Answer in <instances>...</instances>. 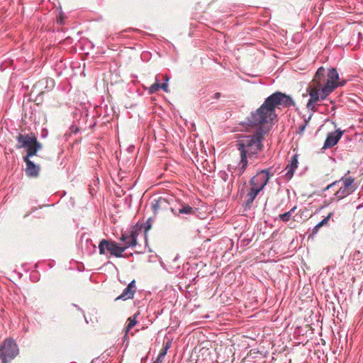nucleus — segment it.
I'll return each instance as SVG.
<instances>
[{
    "label": "nucleus",
    "instance_id": "obj_12",
    "mask_svg": "<svg viewBox=\"0 0 363 363\" xmlns=\"http://www.w3.org/2000/svg\"><path fill=\"white\" fill-rule=\"evenodd\" d=\"M30 157H28L26 155L23 157V161L26 162V174L28 177H37L39 174L40 167L35 164H34L31 160H30Z\"/></svg>",
    "mask_w": 363,
    "mask_h": 363
},
{
    "label": "nucleus",
    "instance_id": "obj_24",
    "mask_svg": "<svg viewBox=\"0 0 363 363\" xmlns=\"http://www.w3.org/2000/svg\"><path fill=\"white\" fill-rule=\"evenodd\" d=\"M164 357L161 356V354H159L155 361L153 362V363H163Z\"/></svg>",
    "mask_w": 363,
    "mask_h": 363
},
{
    "label": "nucleus",
    "instance_id": "obj_16",
    "mask_svg": "<svg viewBox=\"0 0 363 363\" xmlns=\"http://www.w3.org/2000/svg\"><path fill=\"white\" fill-rule=\"evenodd\" d=\"M261 191H262V189H259V187L255 186H251L250 191L247 194V199L246 201V204L247 206L251 205L253 203V201H254L255 199L256 198V196H257V194Z\"/></svg>",
    "mask_w": 363,
    "mask_h": 363
},
{
    "label": "nucleus",
    "instance_id": "obj_23",
    "mask_svg": "<svg viewBox=\"0 0 363 363\" xmlns=\"http://www.w3.org/2000/svg\"><path fill=\"white\" fill-rule=\"evenodd\" d=\"M160 89H162L164 91H165V92L169 91L168 85L167 83L160 84Z\"/></svg>",
    "mask_w": 363,
    "mask_h": 363
},
{
    "label": "nucleus",
    "instance_id": "obj_13",
    "mask_svg": "<svg viewBox=\"0 0 363 363\" xmlns=\"http://www.w3.org/2000/svg\"><path fill=\"white\" fill-rule=\"evenodd\" d=\"M136 286L135 281L133 280L128 286L123 290V293L118 296L115 300L122 299L123 301L133 298L135 293Z\"/></svg>",
    "mask_w": 363,
    "mask_h": 363
},
{
    "label": "nucleus",
    "instance_id": "obj_6",
    "mask_svg": "<svg viewBox=\"0 0 363 363\" xmlns=\"http://www.w3.org/2000/svg\"><path fill=\"white\" fill-rule=\"evenodd\" d=\"M341 184L338 190L335 193V196L337 199L341 200L348 195L353 193L357 188L354 183V179L351 177L344 176L339 181H335L329 184L325 190L330 189L332 186L337 184Z\"/></svg>",
    "mask_w": 363,
    "mask_h": 363
},
{
    "label": "nucleus",
    "instance_id": "obj_14",
    "mask_svg": "<svg viewBox=\"0 0 363 363\" xmlns=\"http://www.w3.org/2000/svg\"><path fill=\"white\" fill-rule=\"evenodd\" d=\"M138 233L136 230L131 231L129 235L122 234L121 240L125 242V246L123 247H125V250L128 247H133L137 245V236Z\"/></svg>",
    "mask_w": 363,
    "mask_h": 363
},
{
    "label": "nucleus",
    "instance_id": "obj_4",
    "mask_svg": "<svg viewBox=\"0 0 363 363\" xmlns=\"http://www.w3.org/2000/svg\"><path fill=\"white\" fill-rule=\"evenodd\" d=\"M152 208L155 214L159 215L164 220L166 219V214L169 212L172 213L175 216H179L180 214L193 215L195 213V210L188 204L182 203L179 208H174L170 206L166 199L162 197L154 200Z\"/></svg>",
    "mask_w": 363,
    "mask_h": 363
},
{
    "label": "nucleus",
    "instance_id": "obj_21",
    "mask_svg": "<svg viewBox=\"0 0 363 363\" xmlns=\"http://www.w3.org/2000/svg\"><path fill=\"white\" fill-rule=\"evenodd\" d=\"M333 213L330 212L326 217H325L320 222L318 223L319 226L323 227V225H328V221L330 219V218L333 216Z\"/></svg>",
    "mask_w": 363,
    "mask_h": 363
},
{
    "label": "nucleus",
    "instance_id": "obj_8",
    "mask_svg": "<svg viewBox=\"0 0 363 363\" xmlns=\"http://www.w3.org/2000/svg\"><path fill=\"white\" fill-rule=\"evenodd\" d=\"M99 250L101 255H104L106 250L111 255L116 257H121L123 256V252L125 250V247L119 246L117 242L113 240L104 239L99 245Z\"/></svg>",
    "mask_w": 363,
    "mask_h": 363
},
{
    "label": "nucleus",
    "instance_id": "obj_10",
    "mask_svg": "<svg viewBox=\"0 0 363 363\" xmlns=\"http://www.w3.org/2000/svg\"><path fill=\"white\" fill-rule=\"evenodd\" d=\"M195 352L196 353V363H211L213 360L212 351L207 346L195 348Z\"/></svg>",
    "mask_w": 363,
    "mask_h": 363
},
{
    "label": "nucleus",
    "instance_id": "obj_29",
    "mask_svg": "<svg viewBox=\"0 0 363 363\" xmlns=\"http://www.w3.org/2000/svg\"><path fill=\"white\" fill-rule=\"evenodd\" d=\"M164 78L165 79L166 81L168 80V78H167V75L164 76Z\"/></svg>",
    "mask_w": 363,
    "mask_h": 363
},
{
    "label": "nucleus",
    "instance_id": "obj_2",
    "mask_svg": "<svg viewBox=\"0 0 363 363\" xmlns=\"http://www.w3.org/2000/svg\"><path fill=\"white\" fill-rule=\"evenodd\" d=\"M295 106L291 96L277 91L268 96L264 104L252 113L249 122L254 125H262L272 122L277 116L275 108Z\"/></svg>",
    "mask_w": 363,
    "mask_h": 363
},
{
    "label": "nucleus",
    "instance_id": "obj_25",
    "mask_svg": "<svg viewBox=\"0 0 363 363\" xmlns=\"http://www.w3.org/2000/svg\"><path fill=\"white\" fill-rule=\"evenodd\" d=\"M171 345H172V342L170 341H167V342H165L163 345V347L168 350L170 347H171Z\"/></svg>",
    "mask_w": 363,
    "mask_h": 363
},
{
    "label": "nucleus",
    "instance_id": "obj_28",
    "mask_svg": "<svg viewBox=\"0 0 363 363\" xmlns=\"http://www.w3.org/2000/svg\"><path fill=\"white\" fill-rule=\"evenodd\" d=\"M220 97V93H219V92H216V93H215V94H213V97H212V98H213V99H219Z\"/></svg>",
    "mask_w": 363,
    "mask_h": 363
},
{
    "label": "nucleus",
    "instance_id": "obj_7",
    "mask_svg": "<svg viewBox=\"0 0 363 363\" xmlns=\"http://www.w3.org/2000/svg\"><path fill=\"white\" fill-rule=\"evenodd\" d=\"M18 347L14 340L6 338L0 346L1 363H9L18 354Z\"/></svg>",
    "mask_w": 363,
    "mask_h": 363
},
{
    "label": "nucleus",
    "instance_id": "obj_17",
    "mask_svg": "<svg viewBox=\"0 0 363 363\" xmlns=\"http://www.w3.org/2000/svg\"><path fill=\"white\" fill-rule=\"evenodd\" d=\"M89 237H90V235L89 233H84L82 235L81 239H80L82 247V248L84 247L87 250H89L90 246H91V242L89 241L90 240Z\"/></svg>",
    "mask_w": 363,
    "mask_h": 363
},
{
    "label": "nucleus",
    "instance_id": "obj_19",
    "mask_svg": "<svg viewBox=\"0 0 363 363\" xmlns=\"http://www.w3.org/2000/svg\"><path fill=\"white\" fill-rule=\"evenodd\" d=\"M296 209V206H294V208H292L288 212H286V213H282V214H279V218L283 222H287V221L289 220V219H290V218L291 216V214L295 211Z\"/></svg>",
    "mask_w": 363,
    "mask_h": 363
},
{
    "label": "nucleus",
    "instance_id": "obj_27",
    "mask_svg": "<svg viewBox=\"0 0 363 363\" xmlns=\"http://www.w3.org/2000/svg\"><path fill=\"white\" fill-rule=\"evenodd\" d=\"M167 352V350H165L164 347H162V349L161 350V351L160 352V354H161V356L165 357Z\"/></svg>",
    "mask_w": 363,
    "mask_h": 363
},
{
    "label": "nucleus",
    "instance_id": "obj_15",
    "mask_svg": "<svg viewBox=\"0 0 363 363\" xmlns=\"http://www.w3.org/2000/svg\"><path fill=\"white\" fill-rule=\"evenodd\" d=\"M298 155H294L291 157L289 163L287 164V166L286 167V177L289 179H290L293 177L294 171L298 167Z\"/></svg>",
    "mask_w": 363,
    "mask_h": 363
},
{
    "label": "nucleus",
    "instance_id": "obj_9",
    "mask_svg": "<svg viewBox=\"0 0 363 363\" xmlns=\"http://www.w3.org/2000/svg\"><path fill=\"white\" fill-rule=\"evenodd\" d=\"M269 174L267 170H262L254 176L250 181V186H255L263 189L269 180Z\"/></svg>",
    "mask_w": 363,
    "mask_h": 363
},
{
    "label": "nucleus",
    "instance_id": "obj_5",
    "mask_svg": "<svg viewBox=\"0 0 363 363\" xmlns=\"http://www.w3.org/2000/svg\"><path fill=\"white\" fill-rule=\"evenodd\" d=\"M16 148H26L28 157L36 155L38 151L43 147L42 144L38 141L36 136L33 133H19L16 137Z\"/></svg>",
    "mask_w": 363,
    "mask_h": 363
},
{
    "label": "nucleus",
    "instance_id": "obj_22",
    "mask_svg": "<svg viewBox=\"0 0 363 363\" xmlns=\"http://www.w3.org/2000/svg\"><path fill=\"white\" fill-rule=\"evenodd\" d=\"M320 228H321V227H320V226H319V224L318 223V224H317V225H316L313 228V230H312V233H311V235L309 237H311V236H313V235H315V234H317V233H318V232L319 231V230H320Z\"/></svg>",
    "mask_w": 363,
    "mask_h": 363
},
{
    "label": "nucleus",
    "instance_id": "obj_20",
    "mask_svg": "<svg viewBox=\"0 0 363 363\" xmlns=\"http://www.w3.org/2000/svg\"><path fill=\"white\" fill-rule=\"evenodd\" d=\"M160 89V83H159L158 80H156V82L150 86L149 92L150 94H153V93L157 92Z\"/></svg>",
    "mask_w": 363,
    "mask_h": 363
},
{
    "label": "nucleus",
    "instance_id": "obj_1",
    "mask_svg": "<svg viewBox=\"0 0 363 363\" xmlns=\"http://www.w3.org/2000/svg\"><path fill=\"white\" fill-rule=\"evenodd\" d=\"M339 74L334 68L325 69L320 67L318 69L313 80L309 83L303 97L309 99L306 104L308 110L315 112L318 102L327 98L339 85Z\"/></svg>",
    "mask_w": 363,
    "mask_h": 363
},
{
    "label": "nucleus",
    "instance_id": "obj_18",
    "mask_svg": "<svg viewBox=\"0 0 363 363\" xmlns=\"http://www.w3.org/2000/svg\"><path fill=\"white\" fill-rule=\"evenodd\" d=\"M137 314H135L134 315L128 318V324L125 327V335H127V334L128 333V332L130 331V330L134 327L136 323H137V320H136V318H137Z\"/></svg>",
    "mask_w": 363,
    "mask_h": 363
},
{
    "label": "nucleus",
    "instance_id": "obj_26",
    "mask_svg": "<svg viewBox=\"0 0 363 363\" xmlns=\"http://www.w3.org/2000/svg\"><path fill=\"white\" fill-rule=\"evenodd\" d=\"M307 123H308V121H305V124H304V125H301V126L299 127V133H302V132H303V131H304V130H305V128H306V125H307Z\"/></svg>",
    "mask_w": 363,
    "mask_h": 363
},
{
    "label": "nucleus",
    "instance_id": "obj_11",
    "mask_svg": "<svg viewBox=\"0 0 363 363\" xmlns=\"http://www.w3.org/2000/svg\"><path fill=\"white\" fill-rule=\"evenodd\" d=\"M343 132L337 130L334 132L329 133L324 143L325 148H330L335 145L342 135Z\"/></svg>",
    "mask_w": 363,
    "mask_h": 363
},
{
    "label": "nucleus",
    "instance_id": "obj_3",
    "mask_svg": "<svg viewBox=\"0 0 363 363\" xmlns=\"http://www.w3.org/2000/svg\"><path fill=\"white\" fill-rule=\"evenodd\" d=\"M267 131V130L259 128L255 134L241 136L237 141L240 160L235 171L239 177L244 173L247 167V158H251L257 155L262 150L263 145L262 142Z\"/></svg>",
    "mask_w": 363,
    "mask_h": 363
}]
</instances>
